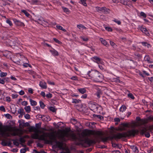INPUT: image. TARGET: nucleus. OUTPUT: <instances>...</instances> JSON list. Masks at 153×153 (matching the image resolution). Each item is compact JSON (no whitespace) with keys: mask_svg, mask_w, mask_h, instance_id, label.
Returning <instances> with one entry per match:
<instances>
[{"mask_svg":"<svg viewBox=\"0 0 153 153\" xmlns=\"http://www.w3.org/2000/svg\"><path fill=\"white\" fill-rule=\"evenodd\" d=\"M142 44L145 46H147L148 48L151 47V45L149 44H148L147 43L145 42H143Z\"/></svg>","mask_w":153,"mask_h":153,"instance_id":"cd10ccee","label":"nucleus"},{"mask_svg":"<svg viewBox=\"0 0 153 153\" xmlns=\"http://www.w3.org/2000/svg\"><path fill=\"white\" fill-rule=\"evenodd\" d=\"M56 27L59 30H61L64 32H66V30L64 29H63V28L60 26L59 25H57L56 26Z\"/></svg>","mask_w":153,"mask_h":153,"instance_id":"c85d7f7f","label":"nucleus"},{"mask_svg":"<svg viewBox=\"0 0 153 153\" xmlns=\"http://www.w3.org/2000/svg\"><path fill=\"white\" fill-rule=\"evenodd\" d=\"M39 85L42 88L46 89L47 88L46 83L45 82H40Z\"/></svg>","mask_w":153,"mask_h":153,"instance_id":"2eb2a0df","label":"nucleus"},{"mask_svg":"<svg viewBox=\"0 0 153 153\" xmlns=\"http://www.w3.org/2000/svg\"><path fill=\"white\" fill-rule=\"evenodd\" d=\"M85 143L89 146H90L92 144H95L96 142L95 140L87 139L85 140Z\"/></svg>","mask_w":153,"mask_h":153,"instance_id":"9b49d317","label":"nucleus"},{"mask_svg":"<svg viewBox=\"0 0 153 153\" xmlns=\"http://www.w3.org/2000/svg\"><path fill=\"white\" fill-rule=\"evenodd\" d=\"M47 82L48 83V84L50 85H54L55 84L54 82H51V81L49 80L47 81Z\"/></svg>","mask_w":153,"mask_h":153,"instance_id":"338daca9","label":"nucleus"},{"mask_svg":"<svg viewBox=\"0 0 153 153\" xmlns=\"http://www.w3.org/2000/svg\"><path fill=\"white\" fill-rule=\"evenodd\" d=\"M7 75L6 73L1 72L0 74V76L1 77L5 76Z\"/></svg>","mask_w":153,"mask_h":153,"instance_id":"e433bc0d","label":"nucleus"},{"mask_svg":"<svg viewBox=\"0 0 153 153\" xmlns=\"http://www.w3.org/2000/svg\"><path fill=\"white\" fill-rule=\"evenodd\" d=\"M14 62L18 64H22V63L23 64V66L25 67H27L28 66V64L27 63H24L25 62L23 61V60H26L27 59L26 58H25V57L22 55H21L19 54H18L17 55V56L14 57Z\"/></svg>","mask_w":153,"mask_h":153,"instance_id":"423d86ee","label":"nucleus"},{"mask_svg":"<svg viewBox=\"0 0 153 153\" xmlns=\"http://www.w3.org/2000/svg\"><path fill=\"white\" fill-rule=\"evenodd\" d=\"M50 51L53 56H58L59 55L58 52L54 49L51 50H50Z\"/></svg>","mask_w":153,"mask_h":153,"instance_id":"aec40b11","label":"nucleus"},{"mask_svg":"<svg viewBox=\"0 0 153 153\" xmlns=\"http://www.w3.org/2000/svg\"><path fill=\"white\" fill-rule=\"evenodd\" d=\"M6 22L7 23H8V24H9L10 26H12L13 25V24H12V22H11L10 20L8 19H7V20Z\"/></svg>","mask_w":153,"mask_h":153,"instance_id":"37998d69","label":"nucleus"},{"mask_svg":"<svg viewBox=\"0 0 153 153\" xmlns=\"http://www.w3.org/2000/svg\"><path fill=\"white\" fill-rule=\"evenodd\" d=\"M22 11L23 13L27 16L28 17L30 16L29 13L25 10H22Z\"/></svg>","mask_w":153,"mask_h":153,"instance_id":"72a5a7b5","label":"nucleus"},{"mask_svg":"<svg viewBox=\"0 0 153 153\" xmlns=\"http://www.w3.org/2000/svg\"><path fill=\"white\" fill-rule=\"evenodd\" d=\"M33 90L32 88H29L28 89V91L29 93L32 94L33 93Z\"/></svg>","mask_w":153,"mask_h":153,"instance_id":"69168bd1","label":"nucleus"},{"mask_svg":"<svg viewBox=\"0 0 153 153\" xmlns=\"http://www.w3.org/2000/svg\"><path fill=\"white\" fill-rule=\"evenodd\" d=\"M11 140L13 141V144L14 145L18 146L19 145V143L16 140L12 139Z\"/></svg>","mask_w":153,"mask_h":153,"instance_id":"bb28decb","label":"nucleus"},{"mask_svg":"<svg viewBox=\"0 0 153 153\" xmlns=\"http://www.w3.org/2000/svg\"><path fill=\"white\" fill-rule=\"evenodd\" d=\"M41 118H42V120L44 121H48L51 120V118L48 116H42Z\"/></svg>","mask_w":153,"mask_h":153,"instance_id":"f3484780","label":"nucleus"},{"mask_svg":"<svg viewBox=\"0 0 153 153\" xmlns=\"http://www.w3.org/2000/svg\"><path fill=\"white\" fill-rule=\"evenodd\" d=\"M24 109L25 110V111L27 113H29L31 111L30 107V106L25 107Z\"/></svg>","mask_w":153,"mask_h":153,"instance_id":"393cba45","label":"nucleus"},{"mask_svg":"<svg viewBox=\"0 0 153 153\" xmlns=\"http://www.w3.org/2000/svg\"><path fill=\"white\" fill-rule=\"evenodd\" d=\"M39 103L40 106L41 107V108H44L45 106V105L44 103L42 101H40Z\"/></svg>","mask_w":153,"mask_h":153,"instance_id":"2f4dec72","label":"nucleus"},{"mask_svg":"<svg viewBox=\"0 0 153 153\" xmlns=\"http://www.w3.org/2000/svg\"><path fill=\"white\" fill-rule=\"evenodd\" d=\"M19 141L22 143H24L25 142V140L24 138L21 137L19 139Z\"/></svg>","mask_w":153,"mask_h":153,"instance_id":"58836bf2","label":"nucleus"},{"mask_svg":"<svg viewBox=\"0 0 153 153\" xmlns=\"http://www.w3.org/2000/svg\"><path fill=\"white\" fill-rule=\"evenodd\" d=\"M30 104L32 106H35L37 105V102L36 101L31 99H30Z\"/></svg>","mask_w":153,"mask_h":153,"instance_id":"4be33fe9","label":"nucleus"},{"mask_svg":"<svg viewBox=\"0 0 153 153\" xmlns=\"http://www.w3.org/2000/svg\"><path fill=\"white\" fill-rule=\"evenodd\" d=\"M30 132H36L42 134L40 136L39 139L45 141L48 143H52L55 142L58 147L62 149L63 143V142L65 141V137H68L69 134L68 131H60L57 133L56 135L53 132L50 133L45 132V131H48L45 128H42L41 130H39L33 126L28 128Z\"/></svg>","mask_w":153,"mask_h":153,"instance_id":"f257e3e1","label":"nucleus"},{"mask_svg":"<svg viewBox=\"0 0 153 153\" xmlns=\"http://www.w3.org/2000/svg\"><path fill=\"white\" fill-rule=\"evenodd\" d=\"M112 153H121L118 150H115L112 151Z\"/></svg>","mask_w":153,"mask_h":153,"instance_id":"e2e57ef3","label":"nucleus"},{"mask_svg":"<svg viewBox=\"0 0 153 153\" xmlns=\"http://www.w3.org/2000/svg\"><path fill=\"white\" fill-rule=\"evenodd\" d=\"M126 109V106L125 105H123L120 108V111L122 112H123L125 111Z\"/></svg>","mask_w":153,"mask_h":153,"instance_id":"b1692460","label":"nucleus"},{"mask_svg":"<svg viewBox=\"0 0 153 153\" xmlns=\"http://www.w3.org/2000/svg\"><path fill=\"white\" fill-rule=\"evenodd\" d=\"M24 94H25V92H24V91H23L22 90L21 91L19 92V94L21 95H24Z\"/></svg>","mask_w":153,"mask_h":153,"instance_id":"0e129e2a","label":"nucleus"},{"mask_svg":"<svg viewBox=\"0 0 153 153\" xmlns=\"http://www.w3.org/2000/svg\"><path fill=\"white\" fill-rule=\"evenodd\" d=\"M22 105L24 106H26L28 104L27 102L26 101H24L22 103Z\"/></svg>","mask_w":153,"mask_h":153,"instance_id":"5fc2aeb1","label":"nucleus"},{"mask_svg":"<svg viewBox=\"0 0 153 153\" xmlns=\"http://www.w3.org/2000/svg\"><path fill=\"white\" fill-rule=\"evenodd\" d=\"M96 10L98 12H102L106 13H109V10L106 8L105 7H96Z\"/></svg>","mask_w":153,"mask_h":153,"instance_id":"0eeeda50","label":"nucleus"},{"mask_svg":"<svg viewBox=\"0 0 153 153\" xmlns=\"http://www.w3.org/2000/svg\"><path fill=\"white\" fill-rule=\"evenodd\" d=\"M49 109L51 111L53 112H55L56 111L55 108L53 107H50L49 108Z\"/></svg>","mask_w":153,"mask_h":153,"instance_id":"ea45409f","label":"nucleus"},{"mask_svg":"<svg viewBox=\"0 0 153 153\" xmlns=\"http://www.w3.org/2000/svg\"><path fill=\"white\" fill-rule=\"evenodd\" d=\"M110 43L111 45L113 48H115L116 46L115 44L112 41H110Z\"/></svg>","mask_w":153,"mask_h":153,"instance_id":"4c0bfd02","label":"nucleus"},{"mask_svg":"<svg viewBox=\"0 0 153 153\" xmlns=\"http://www.w3.org/2000/svg\"><path fill=\"white\" fill-rule=\"evenodd\" d=\"M71 79L75 80H77V78L76 76H73L71 78Z\"/></svg>","mask_w":153,"mask_h":153,"instance_id":"680f3d73","label":"nucleus"},{"mask_svg":"<svg viewBox=\"0 0 153 153\" xmlns=\"http://www.w3.org/2000/svg\"><path fill=\"white\" fill-rule=\"evenodd\" d=\"M91 134V131L89 130H85L83 131L81 133V135L83 137H85L88 136Z\"/></svg>","mask_w":153,"mask_h":153,"instance_id":"f8f14e48","label":"nucleus"},{"mask_svg":"<svg viewBox=\"0 0 153 153\" xmlns=\"http://www.w3.org/2000/svg\"><path fill=\"white\" fill-rule=\"evenodd\" d=\"M113 21L117 23L118 25H120L121 24V22L120 21L117 20L116 19H114L113 20Z\"/></svg>","mask_w":153,"mask_h":153,"instance_id":"c03bdc74","label":"nucleus"},{"mask_svg":"<svg viewBox=\"0 0 153 153\" xmlns=\"http://www.w3.org/2000/svg\"><path fill=\"white\" fill-rule=\"evenodd\" d=\"M12 97L13 98H16L18 97V95L17 94H13L12 95Z\"/></svg>","mask_w":153,"mask_h":153,"instance_id":"774afa93","label":"nucleus"},{"mask_svg":"<svg viewBox=\"0 0 153 153\" xmlns=\"http://www.w3.org/2000/svg\"><path fill=\"white\" fill-rule=\"evenodd\" d=\"M53 40L56 43H58L59 44H61L62 42L59 41L57 39L54 38L53 39Z\"/></svg>","mask_w":153,"mask_h":153,"instance_id":"79ce46f5","label":"nucleus"},{"mask_svg":"<svg viewBox=\"0 0 153 153\" xmlns=\"http://www.w3.org/2000/svg\"><path fill=\"white\" fill-rule=\"evenodd\" d=\"M130 147L135 153H138L139 152L138 149L135 146H131Z\"/></svg>","mask_w":153,"mask_h":153,"instance_id":"4468645a","label":"nucleus"},{"mask_svg":"<svg viewBox=\"0 0 153 153\" xmlns=\"http://www.w3.org/2000/svg\"><path fill=\"white\" fill-rule=\"evenodd\" d=\"M73 101L72 102L75 103H79V102H80V100H77L76 99H73Z\"/></svg>","mask_w":153,"mask_h":153,"instance_id":"f704fd0d","label":"nucleus"},{"mask_svg":"<svg viewBox=\"0 0 153 153\" xmlns=\"http://www.w3.org/2000/svg\"><path fill=\"white\" fill-rule=\"evenodd\" d=\"M102 94V91L100 89H97V91L96 93V94L97 97L98 98H100L101 95Z\"/></svg>","mask_w":153,"mask_h":153,"instance_id":"6ab92c4d","label":"nucleus"},{"mask_svg":"<svg viewBox=\"0 0 153 153\" xmlns=\"http://www.w3.org/2000/svg\"><path fill=\"white\" fill-rule=\"evenodd\" d=\"M100 40L103 45L106 46V47H108L109 45L107 41L102 38H100Z\"/></svg>","mask_w":153,"mask_h":153,"instance_id":"ddd939ff","label":"nucleus"},{"mask_svg":"<svg viewBox=\"0 0 153 153\" xmlns=\"http://www.w3.org/2000/svg\"><path fill=\"white\" fill-rule=\"evenodd\" d=\"M0 110L4 112H5V108L3 106H2L0 107Z\"/></svg>","mask_w":153,"mask_h":153,"instance_id":"603ef678","label":"nucleus"},{"mask_svg":"<svg viewBox=\"0 0 153 153\" xmlns=\"http://www.w3.org/2000/svg\"><path fill=\"white\" fill-rule=\"evenodd\" d=\"M91 79L95 82H100L103 79L101 74L96 70L89 71L87 74Z\"/></svg>","mask_w":153,"mask_h":153,"instance_id":"20e7f679","label":"nucleus"},{"mask_svg":"<svg viewBox=\"0 0 153 153\" xmlns=\"http://www.w3.org/2000/svg\"><path fill=\"white\" fill-rule=\"evenodd\" d=\"M77 27L80 29L81 28L83 29H86V28L82 24L78 25H77Z\"/></svg>","mask_w":153,"mask_h":153,"instance_id":"a878e982","label":"nucleus"},{"mask_svg":"<svg viewBox=\"0 0 153 153\" xmlns=\"http://www.w3.org/2000/svg\"><path fill=\"white\" fill-rule=\"evenodd\" d=\"M149 121H153V116H150L148 117L147 119H144L141 120V124H145L148 123Z\"/></svg>","mask_w":153,"mask_h":153,"instance_id":"6e6552de","label":"nucleus"},{"mask_svg":"<svg viewBox=\"0 0 153 153\" xmlns=\"http://www.w3.org/2000/svg\"><path fill=\"white\" fill-rule=\"evenodd\" d=\"M26 151V150L25 149H22L20 150L21 153H25Z\"/></svg>","mask_w":153,"mask_h":153,"instance_id":"4d7b16f0","label":"nucleus"},{"mask_svg":"<svg viewBox=\"0 0 153 153\" xmlns=\"http://www.w3.org/2000/svg\"><path fill=\"white\" fill-rule=\"evenodd\" d=\"M141 134L143 135L145 134V136L147 137H149L150 134L149 131L153 133V125L144 127H140L139 128Z\"/></svg>","mask_w":153,"mask_h":153,"instance_id":"39448f33","label":"nucleus"},{"mask_svg":"<svg viewBox=\"0 0 153 153\" xmlns=\"http://www.w3.org/2000/svg\"><path fill=\"white\" fill-rule=\"evenodd\" d=\"M0 83L2 84H4V79H1L0 78Z\"/></svg>","mask_w":153,"mask_h":153,"instance_id":"bf43d9fd","label":"nucleus"},{"mask_svg":"<svg viewBox=\"0 0 153 153\" xmlns=\"http://www.w3.org/2000/svg\"><path fill=\"white\" fill-rule=\"evenodd\" d=\"M6 100L7 101L9 102L11 101L10 98L9 97H7L6 98Z\"/></svg>","mask_w":153,"mask_h":153,"instance_id":"13d9d810","label":"nucleus"},{"mask_svg":"<svg viewBox=\"0 0 153 153\" xmlns=\"http://www.w3.org/2000/svg\"><path fill=\"white\" fill-rule=\"evenodd\" d=\"M41 124L39 123L36 124V128L38 129L39 128L41 127Z\"/></svg>","mask_w":153,"mask_h":153,"instance_id":"09e8293b","label":"nucleus"},{"mask_svg":"<svg viewBox=\"0 0 153 153\" xmlns=\"http://www.w3.org/2000/svg\"><path fill=\"white\" fill-rule=\"evenodd\" d=\"M7 131L11 132V134L13 136L21 135L22 134V131L18 128L10 126H2V123L0 122V132L2 135H5L7 137H10V134L7 132Z\"/></svg>","mask_w":153,"mask_h":153,"instance_id":"7ed1b4c3","label":"nucleus"},{"mask_svg":"<svg viewBox=\"0 0 153 153\" xmlns=\"http://www.w3.org/2000/svg\"><path fill=\"white\" fill-rule=\"evenodd\" d=\"M46 96L48 98H51L52 97V94L50 93H49L48 94H47Z\"/></svg>","mask_w":153,"mask_h":153,"instance_id":"3c124183","label":"nucleus"},{"mask_svg":"<svg viewBox=\"0 0 153 153\" xmlns=\"http://www.w3.org/2000/svg\"><path fill=\"white\" fill-rule=\"evenodd\" d=\"M114 120L115 122H120V120L119 118H116L114 119Z\"/></svg>","mask_w":153,"mask_h":153,"instance_id":"052dcab7","label":"nucleus"},{"mask_svg":"<svg viewBox=\"0 0 153 153\" xmlns=\"http://www.w3.org/2000/svg\"><path fill=\"white\" fill-rule=\"evenodd\" d=\"M144 60L146 61H147L149 63H152L153 62L150 60V58L149 56H146L144 58Z\"/></svg>","mask_w":153,"mask_h":153,"instance_id":"412c9836","label":"nucleus"},{"mask_svg":"<svg viewBox=\"0 0 153 153\" xmlns=\"http://www.w3.org/2000/svg\"><path fill=\"white\" fill-rule=\"evenodd\" d=\"M62 9L65 12H69V10L66 7H62Z\"/></svg>","mask_w":153,"mask_h":153,"instance_id":"c9c22d12","label":"nucleus"},{"mask_svg":"<svg viewBox=\"0 0 153 153\" xmlns=\"http://www.w3.org/2000/svg\"><path fill=\"white\" fill-rule=\"evenodd\" d=\"M92 59L94 62L97 63L98 64L102 63V62L101 59L97 56L93 57Z\"/></svg>","mask_w":153,"mask_h":153,"instance_id":"1a4fd4ad","label":"nucleus"},{"mask_svg":"<svg viewBox=\"0 0 153 153\" xmlns=\"http://www.w3.org/2000/svg\"><path fill=\"white\" fill-rule=\"evenodd\" d=\"M35 133L33 134L31 136V137L32 138L35 139H39V135L38 133L35 132Z\"/></svg>","mask_w":153,"mask_h":153,"instance_id":"a211bd4d","label":"nucleus"},{"mask_svg":"<svg viewBox=\"0 0 153 153\" xmlns=\"http://www.w3.org/2000/svg\"><path fill=\"white\" fill-rule=\"evenodd\" d=\"M81 3L85 6H87V4L86 2V0H80Z\"/></svg>","mask_w":153,"mask_h":153,"instance_id":"c756f323","label":"nucleus"},{"mask_svg":"<svg viewBox=\"0 0 153 153\" xmlns=\"http://www.w3.org/2000/svg\"><path fill=\"white\" fill-rule=\"evenodd\" d=\"M80 38L83 40V41H87L88 40V39L87 38H85L83 37H81Z\"/></svg>","mask_w":153,"mask_h":153,"instance_id":"864d4df0","label":"nucleus"},{"mask_svg":"<svg viewBox=\"0 0 153 153\" xmlns=\"http://www.w3.org/2000/svg\"><path fill=\"white\" fill-rule=\"evenodd\" d=\"M23 112L24 110L23 108H20L18 111V113L20 114H23Z\"/></svg>","mask_w":153,"mask_h":153,"instance_id":"a19ab883","label":"nucleus"},{"mask_svg":"<svg viewBox=\"0 0 153 153\" xmlns=\"http://www.w3.org/2000/svg\"><path fill=\"white\" fill-rule=\"evenodd\" d=\"M136 119H137V120H138V121H140V125L144 124H141V120H144V119H140V118L139 117H137L136 118Z\"/></svg>","mask_w":153,"mask_h":153,"instance_id":"6e6d98bb","label":"nucleus"},{"mask_svg":"<svg viewBox=\"0 0 153 153\" xmlns=\"http://www.w3.org/2000/svg\"><path fill=\"white\" fill-rule=\"evenodd\" d=\"M140 15L141 16H143L144 18H146V14L143 12H141L140 13Z\"/></svg>","mask_w":153,"mask_h":153,"instance_id":"a18cd8bd","label":"nucleus"},{"mask_svg":"<svg viewBox=\"0 0 153 153\" xmlns=\"http://www.w3.org/2000/svg\"><path fill=\"white\" fill-rule=\"evenodd\" d=\"M121 125L123 127H128V123H122L121 124Z\"/></svg>","mask_w":153,"mask_h":153,"instance_id":"49530a36","label":"nucleus"},{"mask_svg":"<svg viewBox=\"0 0 153 153\" xmlns=\"http://www.w3.org/2000/svg\"><path fill=\"white\" fill-rule=\"evenodd\" d=\"M78 91L82 94H84L86 92V90L85 88H80L78 89Z\"/></svg>","mask_w":153,"mask_h":153,"instance_id":"5701e85b","label":"nucleus"},{"mask_svg":"<svg viewBox=\"0 0 153 153\" xmlns=\"http://www.w3.org/2000/svg\"><path fill=\"white\" fill-rule=\"evenodd\" d=\"M128 97L131 98L132 99L134 100V97L133 96L132 94L131 93H130L128 94Z\"/></svg>","mask_w":153,"mask_h":153,"instance_id":"473e14b6","label":"nucleus"},{"mask_svg":"<svg viewBox=\"0 0 153 153\" xmlns=\"http://www.w3.org/2000/svg\"><path fill=\"white\" fill-rule=\"evenodd\" d=\"M140 29L142 32L144 33L147 36H149V33L146 28L142 26L140 27Z\"/></svg>","mask_w":153,"mask_h":153,"instance_id":"9d476101","label":"nucleus"},{"mask_svg":"<svg viewBox=\"0 0 153 153\" xmlns=\"http://www.w3.org/2000/svg\"><path fill=\"white\" fill-rule=\"evenodd\" d=\"M13 21L17 25L22 26L24 25V24L23 23L20 22V21L17 20L16 19H14Z\"/></svg>","mask_w":153,"mask_h":153,"instance_id":"dca6fc26","label":"nucleus"},{"mask_svg":"<svg viewBox=\"0 0 153 153\" xmlns=\"http://www.w3.org/2000/svg\"><path fill=\"white\" fill-rule=\"evenodd\" d=\"M105 29L108 31H112V29L109 27H105Z\"/></svg>","mask_w":153,"mask_h":153,"instance_id":"8fccbe9b","label":"nucleus"},{"mask_svg":"<svg viewBox=\"0 0 153 153\" xmlns=\"http://www.w3.org/2000/svg\"><path fill=\"white\" fill-rule=\"evenodd\" d=\"M111 131L110 133L112 134V135L110 136L105 137L104 135L100 131H94L93 132L92 134L93 135L95 140L96 141H99L102 140L103 142H106L108 140H113L120 139L122 137H126L131 136H134L136 134H137L139 131L137 129H132L129 130L126 132H123L122 133H118L116 134H113L114 132V130L116 131H123L124 130V128H120L118 129H115L113 127H110Z\"/></svg>","mask_w":153,"mask_h":153,"instance_id":"f03ea898","label":"nucleus"},{"mask_svg":"<svg viewBox=\"0 0 153 153\" xmlns=\"http://www.w3.org/2000/svg\"><path fill=\"white\" fill-rule=\"evenodd\" d=\"M27 72H28L29 74L32 75L33 76V77H35L34 75L35 74V73L34 71H27Z\"/></svg>","mask_w":153,"mask_h":153,"instance_id":"7c9ffc66","label":"nucleus"},{"mask_svg":"<svg viewBox=\"0 0 153 153\" xmlns=\"http://www.w3.org/2000/svg\"><path fill=\"white\" fill-rule=\"evenodd\" d=\"M25 117L26 119H28L30 118V116L28 114H26L25 115Z\"/></svg>","mask_w":153,"mask_h":153,"instance_id":"de8ad7c7","label":"nucleus"}]
</instances>
